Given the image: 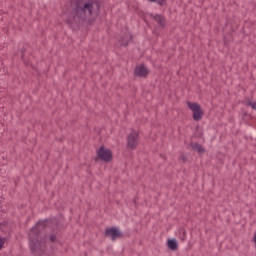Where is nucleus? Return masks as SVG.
<instances>
[{"label":"nucleus","mask_w":256,"mask_h":256,"mask_svg":"<svg viewBox=\"0 0 256 256\" xmlns=\"http://www.w3.org/2000/svg\"><path fill=\"white\" fill-rule=\"evenodd\" d=\"M42 229H45V221H39L29 232V247L35 256L44 255L47 251V244L41 239Z\"/></svg>","instance_id":"f03ea898"},{"label":"nucleus","mask_w":256,"mask_h":256,"mask_svg":"<svg viewBox=\"0 0 256 256\" xmlns=\"http://www.w3.org/2000/svg\"><path fill=\"white\" fill-rule=\"evenodd\" d=\"M3 245H5V238H0V250L3 249Z\"/></svg>","instance_id":"dca6fc26"},{"label":"nucleus","mask_w":256,"mask_h":256,"mask_svg":"<svg viewBox=\"0 0 256 256\" xmlns=\"http://www.w3.org/2000/svg\"><path fill=\"white\" fill-rule=\"evenodd\" d=\"M134 75H136V77H142L145 78L147 77V75H149V70H147V68L145 67V65H140V66H136L134 69Z\"/></svg>","instance_id":"0eeeda50"},{"label":"nucleus","mask_w":256,"mask_h":256,"mask_svg":"<svg viewBox=\"0 0 256 256\" xmlns=\"http://www.w3.org/2000/svg\"><path fill=\"white\" fill-rule=\"evenodd\" d=\"M105 237L111 239V241H117V239H123V232L119 231L117 227L106 228L104 232Z\"/></svg>","instance_id":"39448f33"},{"label":"nucleus","mask_w":256,"mask_h":256,"mask_svg":"<svg viewBox=\"0 0 256 256\" xmlns=\"http://www.w3.org/2000/svg\"><path fill=\"white\" fill-rule=\"evenodd\" d=\"M187 107L192 111L194 121H201L203 119L204 112L201 105L195 102H187Z\"/></svg>","instance_id":"20e7f679"},{"label":"nucleus","mask_w":256,"mask_h":256,"mask_svg":"<svg viewBox=\"0 0 256 256\" xmlns=\"http://www.w3.org/2000/svg\"><path fill=\"white\" fill-rule=\"evenodd\" d=\"M150 3H157L158 5H163L165 3V0H148Z\"/></svg>","instance_id":"ddd939ff"},{"label":"nucleus","mask_w":256,"mask_h":256,"mask_svg":"<svg viewBox=\"0 0 256 256\" xmlns=\"http://www.w3.org/2000/svg\"><path fill=\"white\" fill-rule=\"evenodd\" d=\"M133 40V35L126 33L124 34L120 40L119 43L122 47H127V45H129V42Z\"/></svg>","instance_id":"1a4fd4ad"},{"label":"nucleus","mask_w":256,"mask_h":256,"mask_svg":"<svg viewBox=\"0 0 256 256\" xmlns=\"http://www.w3.org/2000/svg\"><path fill=\"white\" fill-rule=\"evenodd\" d=\"M100 159V161H104V163H111L113 161V152L104 146H101L97 151V158L95 161Z\"/></svg>","instance_id":"7ed1b4c3"},{"label":"nucleus","mask_w":256,"mask_h":256,"mask_svg":"<svg viewBox=\"0 0 256 256\" xmlns=\"http://www.w3.org/2000/svg\"><path fill=\"white\" fill-rule=\"evenodd\" d=\"M101 14V3L99 0H75L72 4L70 19L68 23L81 25L91 17H99Z\"/></svg>","instance_id":"f257e3e1"},{"label":"nucleus","mask_w":256,"mask_h":256,"mask_svg":"<svg viewBox=\"0 0 256 256\" xmlns=\"http://www.w3.org/2000/svg\"><path fill=\"white\" fill-rule=\"evenodd\" d=\"M50 241H51V243H55V241H57V235L50 234Z\"/></svg>","instance_id":"4468645a"},{"label":"nucleus","mask_w":256,"mask_h":256,"mask_svg":"<svg viewBox=\"0 0 256 256\" xmlns=\"http://www.w3.org/2000/svg\"><path fill=\"white\" fill-rule=\"evenodd\" d=\"M22 57H23V52H22Z\"/></svg>","instance_id":"f3484780"},{"label":"nucleus","mask_w":256,"mask_h":256,"mask_svg":"<svg viewBox=\"0 0 256 256\" xmlns=\"http://www.w3.org/2000/svg\"><path fill=\"white\" fill-rule=\"evenodd\" d=\"M167 247L171 251H177V249H179V244L177 243L176 239H168Z\"/></svg>","instance_id":"9d476101"},{"label":"nucleus","mask_w":256,"mask_h":256,"mask_svg":"<svg viewBox=\"0 0 256 256\" xmlns=\"http://www.w3.org/2000/svg\"><path fill=\"white\" fill-rule=\"evenodd\" d=\"M139 145V133L132 130L127 136V147L129 149H135Z\"/></svg>","instance_id":"423d86ee"},{"label":"nucleus","mask_w":256,"mask_h":256,"mask_svg":"<svg viewBox=\"0 0 256 256\" xmlns=\"http://www.w3.org/2000/svg\"><path fill=\"white\" fill-rule=\"evenodd\" d=\"M196 137H198V138L203 137V130H200L199 128H197Z\"/></svg>","instance_id":"2eb2a0df"},{"label":"nucleus","mask_w":256,"mask_h":256,"mask_svg":"<svg viewBox=\"0 0 256 256\" xmlns=\"http://www.w3.org/2000/svg\"><path fill=\"white\" fill-rule=\"evenodd\" d=\"M246 105H247L248 107H251L252 109H254V110L256 111V102H251L250 99H247V100H246Z\"/></svg>","instance_id":"f8f14e48"},{"label":"nucleus","mask_w":256,"mask_h":256,"mask_svg":"<svg viewBox=\"0 0 256 256\" xmlns=\"http://www.w3.org/2000/svg\"><path fill=\"white\" fill-rule=\"evenodd\" d=\"M190 147L193 151H196L197 153H203L205 151V148H203V146H201V144L197 142H191Z\"/></svg>","instance_id":"9b49d317"},{"label":"nucleus","mask_w":256,"mask_h":256,"mask_svg":"<svg viewBox=\"0 0 256 256\" xmlns=\"http://www.w3.org/2000/svg\"><path fill=\"white\" fill-rule=\"evenodd\" d=\"M151 17L154 19V21H156V23H158V25H160V27H165V25H167V20L165 19V16L161 14H151Z\"/></svg>","instance_id":"6e6552de"}]
</instances>
